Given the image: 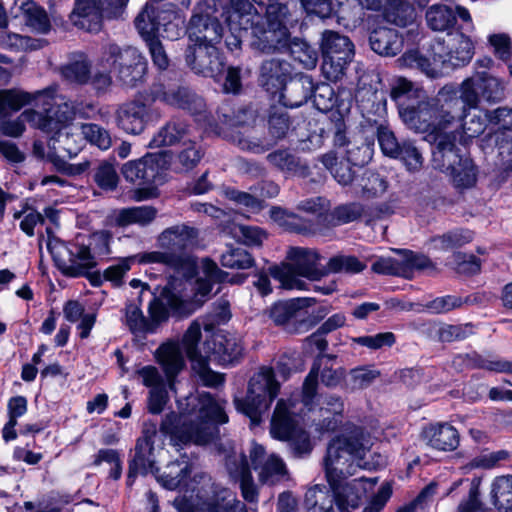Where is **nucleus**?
Segmentation results:
<instances>
[{
	"instance_id": "680f3d73",
	"label": "nucleus",
	"mask_w": 512,
	"mask_h": 512,
	"mask_svg": "<svg viewBox=\"0 0 512 512\" xmlns=\"http://www.w3.org/2000/svg\"><path fill=\"white\" fill-rule=\"evenodd\" d=\"M403 66L416 68L430 78L439 76V71L433 66L430 60L422 55L418 50H410L405 52L399 59Z\"/></svg>"
},
{
	"instance_id": "473e14b6",
	"label": "nucleus",
	"mask_w": 512,
	"mask_h": 512,
	"mask_svg": "<svg viewBox=\"0 0 512 512\" xmlns=\"http://www.w3.org/2000/svg\"><path fill=\"white\" fill-rule=\"evenodd\" d=\"M400 116L410 128L417 131L434 132L439 129L431 99L419 101L417 105L403 107L400 110Z\"/></svg>"
},
{
	"instance_id": "ea45409f",
	"label": "nucleus",
	"mask_w": 512,
	"mask_h": 512,
	"mask_svg": "<svg viewBox=\"0 0 512 512\" xmlns=\"http://www.w3.org/2000/svg\"><path fill=\"white\" fill-rule=\"evenodd\" d=\"M424 438L430 447L444 452L456 450L460 443L459 432L448 423H438L426 428Z\"/></svg>"
},
{
	"instance_id": "2f4dec72",
	"label": "nucleus",
	"mask_w": 512,
	"mask_h": 512,
	"mask_svg": "<svg viewBox=\"0 0 512 512\" xmlns=\"http://www.w3.org/2000/svg\"><path fill=\"white\" fill-rule=\"evenodd\" d=\"M54 89L47 88L34 93H29L20 89H2L0 90V118H6L11 114L18 112L24 106L36 102L39 98L49 100L53 97Z\"/></svg>"
},
{
	"instance_id": "4c0bfd02",
	"label": "nucleus",
	"mask_w": 512,
	"mask_h": 512,
	"mask_svg": "<svg viewBox=\"0 0 512 512\" xmlns=\"http://www.w3.org/2000/svg\"><path fill=\"white\" fill-rule=\"evenodd\" d=\"M226 466L230 476L240 483L244 499L249 502L256 501L258 494L246 456L244 454L231 455L227 458Z\"/></svg>"
},
{
	"instance_id": "c9c22d12",
	"label": "nucleus",
	"mask_w": 512,
	"mask_h": 512,
	"mask_svg": "<svg viewBox=\"0 0 512 512\" xmlns=\"http://www.w3.org/2000/svg\"><path fill=\"white\" fill-rule=\"evenodd\" d=\"M10 12L15 18L22 15L26 25L37 33L46 34L51 29L46 11L33 0H15Z\"/></svg>"
},
{
	"instance_id": "6e6d98bb",
	"label": "nucleus",
	"mask_w": 512,
	"mask_h": 512,
	"mask_svg": "<svg viewBox=\"0 0 512 512\" xmlns=\"http://www.w3.org/2000/svg\"><path fill=\"white\" fill-rule=\"evenodd\" d=\"M90 72V61L84 55H79L78 58L71 60L62 68L63 77L67 81L79 85L88 84Z\"/></svg>"
},
{
	"instance_id": "49530a36",
	"label": "nucleus",
	"mask_w": 512,
	"mask_h": 512,
	"mask_svg": "<svg viewBox=\"0 0 512 512\" xmlns=\"http://www.w3.org/2000/svg\"><path fill=\"white\" fill-rule=\"evenodd\" d=\"M335 493L324 485H315L305 494L307 512H338Z\"/></svg>"
},
{
	"instance_id": "9d476101",
	"label": "nucleus",
	"mask_w": 512,
	"mask_h": 512,
	"mask_svg": "<svg viewBox=\"0 0 512 512\" xmlns=\"http://www.w3.org/2000/svg\"><path fill=\"white\" fill-rule=\"evenodd\" d=\"M328 312L329 307L318 305L315 298L299 297L275 303L270 309V317L275 324L285 325L296 332L307 329Z\"/></svg>"
},
{
	"instance_id": "5fc2aeb1",
	"label": "nucleus",
	"mask_w": 512,
	"mask_h": 512,
	"mask_svg": "<svg viewBox=\"0 0 512 512\" xmlns=\"http://www.w3.org/2000/svg\"><path fill=\"white\" fill-rule=\"evenodd\" d=\"M80 133L90 145L102 151H106L112 146L113 140L110 131L97 123H81Z\"/></svg>"
},
{
	"instance_id": "2eb2a0df",
	"label": "nucleus",
	"mask_w": 512,
	"mask_h": 512,
	"mask_svg": "<svg viewBox=\"0 0 512 512\" xmlns=\"http://www.w3.org/2000/svg\"><path fill=\"white\" fill-rule=\"evenodd\" d=\"M150 91L155 101L187 111L195 117L196 121H203L212 128V119L207 114L205 100L189 86L157 84L153 85Z\"/></svg>"
},
{
	"instance_id": "8fccbe9b",
	"label": "nucleus",
	"mask_w": 512,
	"mask_h": 512,
	"mask_svg": "<svg viewBox=\"0 0 512 512\" xmlns=\"http://www.w3.org/2000/svg\"><path fill=\"white\" fill-rule=\"evenodd\" d=\"M191 470V465L187 461L177 460L167 466L166 471L158 477V481L169 490L186 487Z\"/></svg>"
},
{
	"instance_id": "393cba45",
	"label": "nucleus",
	"mask_w": 512,
	"mask_h": 512,
	"mask_svg": "<svg viewBox=\"0 0 512 512\" xmlns=\"http://www.w3.org/2000/svg\"><path fill=\"white\" fill-rule=\"evenodd\" d=\"M431 52L434 64L455 69L470 63L474 55V45L468 36L460 32L451 45L446 46L444 41H436L431 45Z\"/></svg>"
},
{
	"instance_id": "a18cd8bd",
	"label": "nucleus",
	"mask_w": 512,
	"mask_h": 512,
	"mask_svg": "<svg viewBox=\"0 0 512 512\" xmlns=\"http://www.w3.org/2000/svg\"><path fill=\"white\" fill-rule=\"evenodd\" d=\"M441 108L451 114V118H455L457 122H462L467 116L468 102L464 98L462 85L460 86V95L458 91L451 86H444L435 97Z\"/></svg>"
},
{
	"instance_id": "603ef678",
	"label": "nucleus",
	"mask_w": 512,
	"mask_h": 512,
	"mask_svg": "<svg viewBox=\"0 0 512 512\" xmlns=\"http://www.w3.org/2000/svg\"><path fill=\"white\" fill-rule=\"evenodd\" d=\"M135 27L146 43L158 38L160 21L155 16V10L148 5L137 15L134 21Z\"/></svg>"
},
{
	"instance_id": "0eeeda50",
	"label": "nucleus",
	"mask_w": 512,
	"mask_h": 512,
	"mask_svg": "<svg viewBox=\"0 0 512 512\" xmlns=\"http://www.w3.org/2000/svg\"><path fill=\"white\" fill-rule=\"evenodd\" d=\"M43 111L27 109L15 120H6L1 124L3 134L11 137H19L25 131V122L44 133L51 134L54 145L61 144L68 139V133L63 134L62 129L71 123L76 115V107L73 102L50 97L43 100Z\"/></svg>"
},
{
	"instance_id": "7c9ffc66",
	"label": "nucleus",
	"mask_w": 512,
	"mask_h": 512,
	"mask_svg": "<svg viewBox=\"0 0 512 512\" xmlns=\"http://www.w3.org/2000/svg\"><path fill=\"white\" fill-rule=\"evenodd\" d=\"M314 89L313 78L304 73H297L286 82L280 90L279 102L284 107L297 108L305 104Z\"/></svg>"
},
{
	"instance_id": "6ab92c4d",
	"label": "nucleus",
	"mask_w": 512,
	"mask_h": 512,
	"mask_svg": "<svg viewBox=\"0 0 512 512\" xmlns=\"http://www.w3.org/2000/svg\"><path fill=\"white\" fill-rule=\"evenodd\" d=\"M205 495L197 493V502L188 503L177 500L179 512H248L243 502L227 488L215 484L209 485Z\"/></svg>"
},
{
	"instance_id": "a19ab883",
	"label": "nucleus",
	"mask_w": 512,
	"mask_h": 512,
	"mask_svg": "<svg viewBox=\"0 0 512 512\" xmlns=\"http://www.w3.org/2000/svg\"><path fill=\"white\" fill-rule=\"evenodd\" d=\"M371 49L386 57H392L401 52L403 41L397 30L387 27H378L369 35Z\"/></svg>"
},
{
	"instance_id": "f704fd0d",
	"label": "nucleus",
	"mask_w": 512,
	"mask_h": 512,
	"mask_svg": "<svg viewBox=\"0 0 512 512\" xmlns=\"http://www.w3.org/2000/svg\"><path fill=\"white\" fill-rule=\"evenodd\" d=\"M356 99L364 118L372 127L388 123L386 98L382 92L372 89L358 91Z\"/></svg>"
},
{
	"instance_id": "79ce46f5",
	"label": "nucleus",
	"mask_w": 512,
	"mask_h": 512,
	"mask_svg": "<svg viewBox=\"0 0 512 512\" xmlns=\"http://www.w3.org/2000/svg\"><path fill=\"white\" fill-rule=\"evenodd\" d=\"M155 471L154 442L137 440L135 454L129 463L127 482L131 485L138 474Z\"/></svg>"
},
{
	"instance_id": "bb28decb",
	"label": "nucleus",
	"mask_w": 512,
	"mask_h": 512,
	"mask_svg": "<svg viewBox=\"0 0 512 512\" xmlns=\"http://www.w3.org/2000/svg\"><path fill=\"white\" fill-rule=\"evenodd\" d=\"M205 348L210 353V355H206L208 362L214 360L221 365L233 364L239 361L244 350L241 337L228 331L215 333L211 342H205Z\"/></svg>"
},
{
	"instance_id": "412c9836",
	"label": "nucleus",
	"mask_w": 512,
	"mask_h": 512,
	"mask_svg": "<svg viewBox=\"0 0 512 512\" xmlns=\"http://www.w3.org/2000/svg\"><path fill=\"white\" fill-rule=\"evenodd\" d=\"M168 167L165 152L150 153L144 157L126 162L121 173L126 181L137 186H152L162 184L164 172Z\"/></svg>"
},
{
	"instance_id": "09e8293b",
	"label": "nucleus",
	"mask_w": 512,
	"mask_h": 512,
	"mask_svg": "<svg viewBox=\"0 0 512 512\" xmlns=\"http://www.w3.org/2000/svg\"><path fill=\"white\" fill-rule=\"evenodd\" d=\"M385 20L399 27L411 24L415 17V10L405 0H386L383 4Z\"/></svg>"
},
{
	"instance_id": "f8f14e48",
	"label": "nucleus",
	"mask_w": 512,
	"mask_h": 512,
	"mask_svg": "<svg viewBox=\"0 0 512 512\" xmlns=\"http://www.w3.org/2000/svg\"><path fill=\"white\" fill-rule=\"evenodd\" d=\"M320 48L325 77L331 81L341 79L355 54L352 41L339 32L325 30L322 32Z\"/></svg>"
},
{
	"instance_id": "c03bdc74",
	"label": "nucleus",
	"mask_w": 512,
	"mask_h": 512,
	"mask_svg": "<svg viewBox=\"0 0 512 512\" xmlns=\"http://www.w3.org/2000/svg\"><path fill=\"white\" fill-rule=\"evenodd\" d=\"M157 213V209L151 205L122 208L115 214L113 222L117 227L133 224L147 226L155 220Z\"/></svg>"
},
{
	"instance_id": "b1692460",
	"label": "nucleus",
	"mask_w": 512,
	"mask_h": 512,
	"mask_svg": "<svg viewBox=\"0 0 512 512\" xmlns=\"http://www.w3.org/2000/svg\"><path fill=\"white\" fill-rule=\"evenodd\" d=\"M201 338V326L197 321L190 324L186 330L182 344L188 358L191 361L192 370L199 377L203 385L208 387H217L224 382L222 374L214 372L208 366V357L202 355L198 350V342Z\"/></svg>"
},
{
	"instance_id": "cd10ccee",
	"label": "nucleus",
	"mask_w": 512,
	"mask_h": 512,
	"mask_svg": "<svg viewBox=\"0 0 512 512\" xmlns=\"http://www.w3.org/2000/svg\"><path fill=\"white\" fill-rule=\"evenodd\" d=\"M385 209L382 206H367L361 203L351 202L335 207L324 216V223L328 227H337L356 221L362 217L366 219L367 224L374 219L381 218Z\"/></svg>"
},
{
	"instance_id": "423d86ee",
	"label": "nucleus",
	"mask_w": 512,
	"mask_h": 512,
	"mask_svg": "<svg viewBox=\"0 0 512 512\" xmlns=\"http://www.w3.org/2000/svg\"><path fill=\"white\" fill-rule=\"evenodd\" d=\"M368 451L369 440L361 427L353 426L347 434L332 439L324 458L327 481L347 478L353 475L357 468L372 469L385 464L381 456H378L377 464L364 461Z\"/></svg>"
},
{
	"instance_id": "f257e3e1",
	"label": "nucleus",
	"mask_w": 512,
	"mask_h": 512,
	"mask_svg": "<svg viewBox=\"0 0 512 512\" xmlns=\"http://www.w3.org/2000/svg\"><path fill=\"white\" fill-rule=\"evenodd\" d=\"M198 238V230L186 224L175 225L163 230L158 238V246L163 251L142 253L141 261L164 264L171 269L168 282L163 288L196 286L212 288L216 284L230 283L241 285L246 275H230L222 271L210 258H203L199 267L196 257L185 251L193 246Z\"/></svg>"
},
{
	"instance_id": "5701e85b",
	"label": "nucleus",
	"mask_w": 512,
	"mask_h": 512,
	"mask_svg": "<svg viewBox=\"0 0 512 512\" xmlns=\"http://www.w3.org/2000/svg\"><path fill=\"white\" fill-rule=\"evenodd\" d=\"M464 98L469 108L477 107L480 99L488 103H497L505 97V86L496 77L485 71H476L462 82Z\"/></svg>"
},
{
	"instance_id": "a878e982",
	"label": "nucleus",
	"mask_w": 512,
	"mask_h": 512,
	"mask_svg": "<svg viewBox=\"0 0 512 512\" xmlns=\"http://www.w3.org/2000/svg\"><path fill=\"white\" fill-rule=\"evenodd\" d=\"M346 478H336L334 481H328L332 491H334L335 505L338 512H351L357 509L366 496L367 486L372 488L376 483V478H357L351 481H345Z\"/></svg>"
},
{
	"instance_id": "c85d7f7f",
	"label": "nucleus",
	"mask_w": 512,
	"mask_h": 512,
	"mask_svg": "<svg viewBox=\"0 0 512 512\" xmlns=\"http://www.w3.org/2000/svg\"><path fill=\"white\" fill-rule=\"evenodd\" d=\"M292 75V65L279 58L264 60L259 68L258 83L268 93L276 94Z\"/></svg>"
},
{
	"instance_id": "864d4df0",
	"label": "nucleus",
	"mask_w": 512,
	"mask_h": 512,
	"mask_svg": "<svg viewBox=\"0 0 512 512\" xmlns=\"http://www.w3.org/2000/svg\"><path fill=\"white\" fill-rule=\"evenodd\" d=\"M291 57L307 69L315 68L318 61V52L307 41L300 38L289 39L287 51Z\"/></svg>"
},
{
	"instance_id": "58836bf2",
	"label": "nucleus",
	"mask_w": 512,
	"mask_h": 512,
	"mask_svg": "<svg viewBox=\"0 0 512 512\" xmlns=\"http://www.w3.org/2000/svg\"><path fill=\"white\" fill-rule=\"evenodd\" d=\"M190 135V125L187 120L180 117H172L153 136L149 147L160 148L173 146L180 143Z\"/></svg>"
},
{
	"instance_id": "a211bd4d",
	"label": "nucleus",
	"mask_w": 512,
	"mask_h": 512,
	"mask_svg": "<svg viewBox=\"0 0 512 512\" xmlns=\"http://www.w3.org/2000/svg\"><path fill=\"white\" fill-rule=\"evenodd\" d=\"M216 0H202L194 8L188 26L189 39L196 43H218L223 37V26Z\"/></svg>"
},
{
	"instance_id": "4be33fe9",
	"label": "nucleus",
	"mask_w": 512,
	"mask_h": 512,
	"mask_svg": "<svg viewBox=\"0 0 512 512\" xmlns=\"http://www.w3.org/2000/svg\"><path fill=\"white\" fill-rule=\"evenodd\" d=\"M217 43H196L185 50V62L196 74L217 79L226 70L224 58L216 47Z\"/></svg>"
},
{
	"instance_id": "9b49d317",
	"label": "nucleus",
	"mask_w": 512,
	"mask_h": 512,
	"mask_svg": "<svg viewBox=\"0 0 512 512\" xmlns=\"http://www.w3.org/2000/svg\"><path fill=\"white\" fill-rule=\"evenodd\" d=\"M293 407L291 400L280 399L277 402L270 433L275 439L289 441L294 453L302 456L311 451V442L308 433L299 425V417Z\"/></svg>"
},
{
	"instance_id": "e2e57ef3",
	"label": "nucleus",
	"mask_w": 512,
	"mask_h": 512,
	"mask_svg": "<svg viewBox=\"0 0 512 512\" xmlns=\"http://www.w3.org/2000/svg\"><path fill=\"white\" fill-rule=\"evenodd\" d=\"M495 137L502 165V177L507 179L512 173V135L506 132H497Z\"/></svg>"
},
{
	"instance_id": "72a5a7b5",
	"label": "nucleus",
	"mask_w": 512,
	"mask_h": 512,
	"mask_svg": "<svg viewBox=\"0 0 512 512\" xmlns=\"http://www.w3.org/2000/svg\"><path fill=\"white\" fill-rule=\"evenodd\" d=\"M142 253L131 255L128 257L119 258L115 263L108 266L103 272H92L86 271V276L92 286H101L104 282H110L113 286L119 287L124 284V277L131 269V266L141 261Z\"/></svg>"
},
{
	"instance_id": "338daca9",
	"label": "nucleus",
	"mask_w": 512,
	"mask_h": 512,
	"mask_svg": "<svg viewBox=\"0 0 512 512\" xmlns=\"http://www.w3.org/2000/svg\"><path fill=\"white\" fill-rule=\"evenodd\" d=\"M290 124V117L286 110L282 108H273L271 110L268 125L269 133L275 142L286 137Z\"/></svg>"
},
{
	"instance_id": "7ed1b4c3",
	"label": "nucleus",
	"mask_w": 512,
	"mask_h": 512,
	"mask_svg": "<svg viewBox=\"0 0 512 512\" xmlns=\"http://www.w3.org/2000/svg\"><path fill=\"white\" fill-rule=\"evenodd\" d=\"M321 255L317 250L305 247H290L286 261L269 266L268 273L260 272L254 282L256 288H269L270 279L278 281L279 288H305L306 281H320L330 272L359 273L366 263L352 255L331 257L326 266L320 264Z\"/></svg>"
},
{
	"instance_id": "052dcab7",
	"label": "nucleus",
	"mask_w": 512,
	"mask_h": 512,
	"mask_svg": "<svg viewBox=\"0 0 512 512\" xmlns=\"http://www.w3.org/2000/svg\"><path fill=\"white\" fill-rule=\"evenodd\" d=\"M220 263L226 268L247 269L253 266L254 259L245 249L229 246L227 251L221 255Z\"/></svg>"
},
{
	"instance_id": "13d9d810",
	"label": "nucleus",
	"mask_w": 512,
	"mask_h": 512,
	"mask_svg": "<svg viewBox=\"0 0 512 512\" xmlns=\"http://www.w3.org/2000/svg\"><path fill=\"white\" fill-rule=\"evenodd\" d=\"M92 177L99 188L107 191L116 189L119 181L114 165L108 161L98 162L93 168Z\"/></svg>"
},
{
	"instance_id": "69168bd1",
	"label": "nucleus",
	"mask_w": 512,
	"mask_h": 512,
	"mask_svg": "<svg viewBox=\"0 0 512 512\" xmlns=\"http://www.w3.org/2000/svg\"><path fill=\"white\" fill-rule=\"evenodd\" d=\"M379 376L380 372L376 369L367 366L357 367L350 371L346 385L352 391L365 389Z\"/></svg>"
},
{
	"instance_id": "1a4fd4ad",
	"label": "nucleus",
	"mask_w": 512,
	"mask_h": 512,
	"mask_svg": "<svg viewBox=\"0 0 512 512\" xmlns=\"http://www.w3.org/2000/svg\"><path fill=\"white\" fill-rule=\"evenodd\" d=\"M279 389L280 384L275 379L273 369L262 367L251 377L246 397L234 400L236 409L258 424L278 395Z\"/></svg>"
},
{
	"instance_id": "774afa93",
	"label": "nucleus",
	"mask_w": 512,
	"mask_h": 512,
	"mask_svg": "<svg viewBox=\"0 0 512 512\" xmlns=\"http://www.w3.org/2000/svg\"><path fill=\"white\" fill-rule=\"evenodd\" d=\"M312 96L315 108L321 112H328L337 104L335 91L333 87L327 83L314 84Z\"/></svg>"
},
{
	"instance_id": "6e6552de",
	"label": "nucleus",
	"mask_w": 512,
	"mask_h": 512,
	"mask_svg": "<svg viewBox=\"0 0 512 512\" xmlns=\"http://www.w3.org/2000/svg\"><path fill=\"white\" fill-rule=\"evenodd\" d=\"M432 164L435 169L450 175L454 186L467 189L476 183L477 174L473 161L460 154L456 147L455 136L439 134L434 136Z\"/></svg>"
},
{
	"instance_id": "aec40b11",
	"label": "nucleus",
	"mask_w": 512,
	"mask_h": 512,
	"mask_svg": "<svg viewBox=\"0 0 512 512\" xmlns=\"http://www.w3.org/2000/svg\"><path fill=\"white\" fill-rule=\"evenodd\" d=\"M401 259L379 258L372 264V271L383 275H392L413 279L416 272H427L429 275L437 272L436 265L431 259L421 253L411 250H400Z\"/></svg>"
},
{
	"instance_id": "20e7f679",
	"label": "nucleus",
	"mask_w": 512,
	"mask_h": 512,
	"mask_svg": "<svg viewBox=\"0 0 512 512\" xmlns=\"http://www.w3.org/2000/svg\"><path fill=\"white\" fill-rule=\"evenodd\" d=\"M153 293L149 304V318L134 305L126 306V324L136 337L145 338L154 334L168 320L169 313L177 316H188L200 308L209 298L211 290H159Z\"/></svg>"
},
{
	"instance_id": "37998d69",
	"label": "nucleus",
	"mask_w": 512,
	"mask_h": 512,
	"mask_svg": "<svg viewBox=\"0 0 512 512\" xmlns=\"http://www.w3.org/2000/svg\"><path fill=\"white\" fill-rule=\"evenodd\" d=\"M267 162L277 170L287 174L307 175L308 165L289 149H277L266 156Z\"/></svg>"
},
{
	"instance_id": "c756f323",
	"label": "nucleus",
	"mask_w": 512,
	"mask_h": 512,
	"mask_svg": "<svg viewBox=\"0 0 512 512\" xmlns=\"http://www.w3.org/2000/svg\"><path fill=\"white\" fill-rule=\"evenodd\" d=\"M250 459L255 470H259V479L265 484H274L282 480L287 471L281 458L272 454L265 457L264 447L253 444L250 451Z\"/></svg>"
},
{
	"instance_id": "dca6fc26",
	"label": "nucleus",
	"mask_w": 512,
	"mask_h": 512,
	"mask_svg": "<svg viewBox=\"0 0 512 512\" xmlns=\"http://www.w3.org/2000/svg\"><path fill=\"white\" fill-rule=\"evenodd\" d=\"M154 102L149 90L121 104L115 111L116 126L127 134L140 135L149 122L160 118L159 112L152 108Z\"/></svg>"
},
{
	"instance_id": "4468645a",
	"label": "nucleus",
	"mask_w": 512,
	"mask_h": 512,
	"mask_svg": "<svg viewBox=\"0 0 512 512\" xmlns=\"http://www.w3.org/2000/svg\"><path fill=\"white\" fill-rule=\"evenodd\" d=\"M128 2L129 0H75L70 19L81 29L98 32L103 19L120 17Z\"/></svg>"
},
{
	"instance_id": "e433bc0d",
	"label": "nucleus",
	"mask_w": 512,
	"mask_h": 512,
	"mask_svg": "<svg viewBox=\"0 0 512 512\" xmlns=\"http://www.w3.org/2000/svg\"><path fill=\"white\" fill-rule=\"evenodd\" d=\"M158 363L161 365L171 390L174 389L175 377L183 370L185 359L179 344L167 342L156 351Z\"/></svg>"
},
{
	"instance_id": "3c124183",
	"label": "nucleus",
	"mask_w": 512,
	"mask_h": 512,
	"mask_svg": "<svg viewBox=\"0 0 512 512\" xmlns=\"http://www.w3.org/2000/svg\"><path fill=\"white\" fill-rule=\"evenodd\" d=\"M491 495L494 506L500 512L512 510V475L500 476L491 485Z\"/></svg>"
},
{
	"instance_id": "39448f33",
	"label": "nucleus",
	"mask_w": 512,
	"mask_h": 512,
	"mask_svg": "<svg viewBox=\"0 0 512 512\" xmlns=\"http://www.w3.org/2000/svg\"><path fill=\"white\" fill-rule=\"evenodd\" d=\"M112 234L107 230L93 233L89 237L78 235L73 241L48 243L52 257L63 274L79 277L96 265V258L111 253Z\"/></svg>"
},
{
	"instance_id": "0e129e2a",
	"label": "nucleus",
	"mask_w": 512,
	"mask_h": 512,
	"mask_svg": "<svg viewBox=\"0 0 512 512\" xmlns=\"http://www.w3.org/2000/svg\"><path fill=\"white\" fill-rule=\"evenodd\" d=\"M394 159L401 160L409 171H417L423 165V157L418 148L410 140H402Z\"/></svg>"
},
{
	"instance_id": "de8ad7c7",
	"label": "nucleus",
	"mask_w": 512,
	"mask_h": 512,
	"mask_svg": "<svg viewBox=\"0 0 512 512\" xmlns=\"http://www.w3.org/2000/svg\"><path fill=\"white\" fill-rule=\"evenodd\" d=\"M425 18L428 27L438 32L450 33L457 22L455 11L444 4L430 6L426 11Z\"/></svg>"
},
{
	"instance_id": "f03ea898",
	"label": "nucleus",
	"mask_w": 512,
	"mask_h": 512,
	"mask_svg": "<svg viewBox=\"0 0 512 512\" xmlns=\"http://www.w3.org/2000/svg\"><path fill=\"white\" fill-rule=\"evenodd\" d=\"M180 414L170 412L160 425V432L169 436L174 446L211 442L218 434L217 424L228 422L225 401H218L209 393L190 395L178 400Z\"/></svg>"
},
{
	"instance_id": "4d7b16f0",
	"label": "nucleus",
	"mask_w": 512,
	"mask_h": 512,
	"mask_svg": "<svg viewBox=\"0 0 512 512\" xmlns=\"http://www.w3.org/2000/svg\"><path fill=\"white\" fill-rule=\"evenodd\" d=\"M473 239V233L469 230L464 229H456L444 233L442 235H437L431 238V243L433 247L437 250H450L454 248H459Z\"/></svg>"
},
{
	"instance_id": "f3484780",
	"label": "nucleus",
	"mask_w": 512,
	"mask_h": 512,
	"mask_svg": "<svg viewBox=\"0 0 512 512\" xmlns=\"http://www.w3.org/2000/svg\"><path fill=\"white\" fill-rule=\"evenodd\" d=\"M103 60L117 71L118 80L126 87L142 82L147 71L146 59L134 48L109 44L104 48Z\"/></svg>"
},
{
	"instance_id": "bf43d9fd",
	"label": "nucleus",
	"mask_w": 512,
	"mask_h": 512,
	"mask_svg": "<svg viewBox=\"0 0 512 512\" xmlns=\"http://www.w3.org/2000/svg\"><path fill=\"white\" fill-rule=\"evenodd\" d=\"M456 273L464 276H472L478 274L481 270V260L473 254L456 252L451 256L448 262Z\"/></svg>"
},
{
	"instance_id": "ddd939ff",
	"label": "nucleus",
	"mask_w": 512,
	"mask_h": 512,
	"mask_svg": "<svg viewBox=\"0 0 512 512\" xmlns=\"http://www.w3.org/2000/svg\"><path fill=\"white\" fill-rule=\"evenodd\" d=\"M289 12L266 15V22L252 25L250 45L262 54L284 53L291 37L287 27Z\"/></svg>"
}]
</instances>
